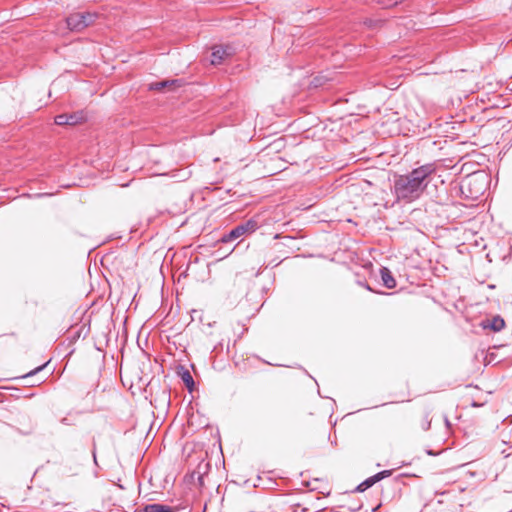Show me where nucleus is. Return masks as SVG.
Returning <instances> with one entry per match:
<instances>
[{
    "label": "nucleus",
    "mask_w": 512,
    "mask_h": 512,
    "mask_svg": "<svg viewBox=\"0 0 512 512\" xmlns=\"http://www.w3.org/2000/svg\"><path fill=\"white\" fill-rule=\"evenodd\" d=\"M422 430L428 431L431 427V419L429 413H426L420 423Z\"/></svg>",
    "instance_id": "dca6fc26"
},
{
    "label": "nucleus",
    "mask_w": 512,
    "mask_h": 512,
    "mask_svg": "<svg viewBox=\"0 0 512 512\" xmlns=\"http://www.w3.org/2000/svg\"><path fill=\"white\" fill-rule=\"evenodd\" d=\"M396 4H397V1H394V2H392L390 4H388L387 6H393V5H396Z\"/></svg>",
    "instance_id": "412c9836"
},
{
    "label": "nucleus",
    "mask_w": 512,
    "mask_h": 512,
    "mask_svg": "<svg viewBox=\"0 0 512 512\" xmlns=\"http://www.w3.org/2000/svg\"><path fill=\"white\" fill-rule=\"evenodd\" d=\"M228 55H230L228 48L221 46L215 47L211 53V63L213 65H219Z\"/></svg>",
    "instance_id": "423d86ee"
},
{
    "label": "nucleus",
    "mask_w": 512,
    "mask_h": 512,
    "mask_svg": "<svg viewBox=\"0 0 512 512\" xmlns=\"http://www.w3.org/2000/svg\"><path fill=\"white\" fill-rule=\"evenodd\" d=\"M54 122H55V124H57L59 126L68 125V123H69L68 114L63 113V114L57 115L54 119Z\"/></svg>",
    "instance_id": "2eb2a0df"
},
{
    "label": "nucleus",
    "mask_w": 512,
    "mask_h": 512,
    "mask_svg": "<svg viewBox=\"0 0 512 512\" xmlns=\"http://www.w3.org/2000/svg\"><path fill=\"white\" fill-rule=\"evenodd\" d=\"M181 85V81L176 79V80H165V81H161V82H155V83H152L149 85V89L150 90H157V91H160L162 89H164L165 87H172V86H177L179 87Z\"/></svg>",
    "instance_id": "9d476101"
},
{
    "label": "nucleus",
    "mask_w": 512,
    "mask_h": 512,
    "mask_svg": "<svg viewBox=\"0 0 512 512\" xmlns=\"http://www.w3.org/2000/svg\"><path fill=\"white\" fill-rule=\"evenodd\" d=\"M47 365V363L35 368L34 370L30 371L29 373H27L24 377L25 378H28V377H31L33 375H35L36 373H38L39 371H41L45 366Z\"/></svg>",
    "instance_id": "a211bd4d"
},
{
    "label": "nucleus",
    "mask_w": 512,
    "mask_h": 512,
    "mask_svg": "<svg viewBox=\"0 0 512 512\" xmlns=\"http://www.w3.org/2000/svg\"><path fill=\"white\" fill-rule=\"evenodd\" d=\"M68 120H69L68 125L79 124V123H81V122H83L85 120L84 112L83 111H77V112H73L71 114H68Z\"/></svg>",
    "instance_id": "f8f14e48"
},
{
    "label": "nucleus",
    "mask_w": 512,
    "mask_h": 512,
    "mask_svg": "<svg viewBox=\"0 0 512 512\" xmlns=\"http://www.w3.org/2000/svg\"><path fill=\"white\" fill-rule=\"evenodd\" d=\"M426 454L427 455H430V456H436L438 455V453L434 452L433 450H430V449H427L426 450Z\"/></svg>",
    "instance_id": "6ab92c4d"
},
{
    "label": "nucleus",
    "mask_w": 512,
    "mask_h": 512,
    "mask_svg": "<svg viewBox=\"0 0 512 512\" xmlns=\"http://www.w3.org/2000/svg\"><path fill=\"white\" fill-rule=\"evenodd\" d=\"M392 474V471L391 470H383V471H380L378 472L377 474L374 475V478L378 481L390 476Z\"/></svg>",
    "instance_id": "f3484780"
},
{
    "label": "nucleus",
    "mask_w": 512,
    "mask_h": 512,
    "mask_svg": "<svg viewBox=\"0 0 512 512\" xmlns=\"http://www.w3.org/2000/svg\"><path fill=\"white\" fill-rule=\"evenodd\" d=\"M334 80L333 77L330 76V73H319L318 75H316L310 82V86L313 87V88H320V87H325L326 84L329 82V81H332Z\"/></svg>",
    "instance_id": "6e6552de"
},
{
    "label": "nucleus",
    "mask_w": 512,
    "mask_h": 512,
    "mask_svg": "<svg viewBox=\"0 0 512 512\" xmlns=\"http://www.w3.org/2000/svg\"><path fill=\"white\" fill-rule=\"evenodd\" d=\"M93 458H94V462L96 463V452H95V449L93 450Z\"/></svg>",
    "instance_id": "aec40b11"
},
{
    "label": "nucleus",
    "mask_w": 512,
    "mask_h": 512,
    "mask_svg": "<svg viewBox=\"0 0 512 512\" xmlns=\"http://www.w3.org/2000/svg\"><path fill=\"white\" fill-rule=\"evenodd\" d=\"M178 509L176 506L153 503L147 504L141 509H137L135 512H176Z\"/></svg>",
    "instance_id": "20e7f679"
},
{
    "label": "nucleus",
    "mask_w": 512,
    "mask_h": 512,
    "mask_svg": "<svg viewBox=\"0 0 512 512\" xmlns=\"http://www.w3.org/2000/svg\"><path fill=\"white\" fill-rule=\"evenodd\" d=\"M467 187L471 193V197H477L485 189V176L474 173L469 175L462 184V189Z\"/></svg>",
    "instance_id": "7ed1b4c3"
},
{
    "label": "nucleus",
    "mask_w": 512,
    "mask_h": 512,
    "mask_svg": "<svg viewBox=\"0 0 512 512\" xmlns=\"http://www.w3.org/2000/svg\"><path fill=\"white\" fill-rule=\"evenodd\" d=\"M243 235H246V233H245L242 225L239 224L236 227H234L229 233L224 234L221 238V241L223 243H228V242L238 239L239 237H241Z\"/></svg>",
    "instance_id": "1a4fd4ad"
},
{
    "label": "nucleus",
    "mask_w": 512,
    "mask_h": 512,
    "mask_svg": "<svg viewBox=\"0 0 512 512\" xmlns=\"http://www.w3.org/2000/svg\"><path fill=\"white\" fill-rule=\"evenodd\" d=\"M380 276L382 283L386 288L392 289L396 287V280L393 277L391 271L387 267H382L380 269Z\"/></svg>",
    "instance_id": "0eeeda50"
},
{
    "label": "nucleus",
    "mask_w": 512,
    "mask_h": 512,
    "mask_svg": "<svg viewBox=\"0 0 512 512\" xmlns=\"http://www.w3.org/2000/svg\"><path fill=\"white\" fill-rule=\"evenodd\" d=\"M96 18L95 13H73L66 18V23L71 31H81L93 24Z\"/></svg>",
    "instance_id": "f03ea898"
},
{
    "label": "nucleus",
    "mask_w": 512,
    "mask_h": 512,
    "mask_svg": "<svg viewBox=\"0 0 512 512\" xmlns=\"http://www.w3.org/2000/svg\"><path fill=\"white\" fill-rule=\"evenodd\" d=\"M180 376H181L182 381L188 388V390L192 391V389L194 387V380H193V377L190 374V372L186 369H183L182 372L180 373Z\"/></svg>",
    "instance_id": "ddd939ff"
},
{
    "label": "nucleus",
    "mask_w": 512,
    "mask_h": 512,
    "mask_svg": "<svg viewBox=\"0 0 512 512\" xmlns=\"http://www.w3.org/2000/svg\"><path fill=\"white\" fill-rule=\"evenodd\" d=\"M482 327L484 329H490L494 332H499L505 327V321L504 319L497 315L494 316L492 319H486L482 322Z\"/></svg>",
    "instance_id": "39448f33"
},
{
    "label": "nucleus",
    "mask_w": 512,
    "mask_h": 512,
    "mask_svg": "<svg viewBox=\"0 0 512 512\" xmlns=\"http://www.w3.org/2000/svg\"><path fill=\"white\" fill-rule=\"evenodd\" d=\"M437 172L435 163H426L411 171L395 175L391 193L396 202L409 204L418 200Z\"/></svg>",
    "instance_id": "f257e3e1"
},
{
    "label": "nucleus",
    "mask_w": 512,
    "mask_h": 512,
    "mask_svg": "<svg viewBox=\"0 0 512 512\" xmlns=\"http://www.w3.org/2000/svg\"><path fill=\"white\" fill-rule=\"evenodd\" d=\"M246 234H251L259 228V222L256 218H250L249 220L241 223Z\"/></svg>",
    "instance_id": "9b49d317"
},
{
    "label": "nucleus",
    "mask_w": 512,
    "mask_h": 512,
    "mask_svg": "<svg viewBox=\"0 0 512 512\" xmlns=\"http://www.w3.org/2000/svg\"><path fill=\"white\" fill-rule=\"evenodd\" d=\"M376 482H377V480L374 478V475H373V476L367 478L366 480H364L362 483H360L356 487V491L357 492H364L365 490H367L368 488L373 486Z\"/></svg>",
    "instance_id": "4468645a"
}]
</instances>
